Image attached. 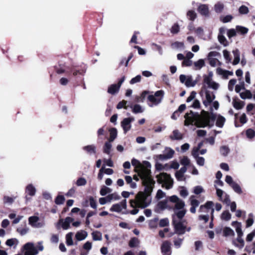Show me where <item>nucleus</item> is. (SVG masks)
Returning <instances> with one entry per match:
<instances>
[{
    "instance_id": "nucleus-1",
    "label": "nucleus",
    "mask_w": 255,
    "mask_h": 255,
    "mask_svg": "<svg viewBox=\"0 0 255 255\" xmlns=\"http://www.w3.org/2000/svg\"><path fill=\"white\" fill-rule=\"evenodd\" d=\"M131 164L136 167V171L142 180L144 187V192H139L135 196V199L130 200V205L132 208H144L151 202L149 196L152 192L155 185V181L151 176V164L147 161L140 163L138 160L133 159Z\"/></svg>"
},
{
    "instance_id": "nucleus-2",
    "label": "nucleus",
    "mask_w": 255,
    "mask_h": 255,
    "mask_svg": "<svg viewBox=\"0 0 255 255\" xmlns=\"http://www.w3.org/2000/svg\"><path fill=\"white\" fill-rule=\"evenodd\" d=\"M213 75L212 71H209L208 74L203 75V86L199 93L203 105L206 107H209L211 112L213 111V109L217 110L219 107V102L214 101L215 94L207 89L216 91L220 88V84L213 80Z\"/></svg>"
},
{
    "instance_id": "nucleus-3",
    "label": "nucleus",
    "mask_w": 255,
    "mask_h": 255,
    "mask_svg": "<svg viewBox=\"0 0 255 255\" xmlns=\"http://www.w3.org/2000/svg\"><path fill=\"white\" fill-rule=\"evenodd\" d=\"M184 117L185 126L194 124L198 128H211L214 125L215 119L213 115L205 111H202L200 115L191 111L190 113H186Z\"/></svg>"
},
{
    "instance_id": "nucleus-4",
    "label": "nucleus",
    "mask_w": 255,
    "mask_h": 255,
    "mask_svg": "<svg viewBox=\"0 0 255 255\" xmlns=\"http://www.w3.org/2000/svg\"><path fill=\"white\" fill-rule=\"evenodd\" d=\"M23 250L25 251L24 255H36L38 251H42L44 250V247L42 242L38 243L37 247L34 246L32 243H27L23 246Z\"/></svg>"
},
{
    "instance_id": "nucleus-5",
    "label": "nucleus",
    "mask_w": 255,
    "mask_h": 255,
    "mask_svg": "<svg viewBox=\"0 0 255 255\" xmlns=\"http://www.w3.org/2000/svg\"><path fill=\"white\" fill-rule=\"evenodd\" d=\"M157 181L162 184V187L166 189H171L173 186V180L169 174L166 173H160L156 176Z\"/></svg>"
},
{
    "instance_id": "nucleus-6",
    "label": "nucleus",
    "mask_w": 255,
    "mask_h": 255,
    "mask_svg": "<svg viewBox=\"0 0 255 255\" xmlns=\"http://www.w3.org/2000/svg\"><path fill=\"white\" fill-rule=\"evenodd\" d=\"M163 95L164 92L162 90L156 91L154 95H149L147 97L149 102L148 103V105L150 107L157 106L161 102Z\"/></svg>"
},
{
    "instance_id": "nucleus-7",
    "label": "nucleus",
    "mask_w": 255,
    "mask_h": 255,
    "mask_svg": "<svg viewBox=\"0 0 255 255\" xmlns=\"http://www.w3.org/2000/svg\"><path fill=\"white\" fill-rule=\"evenodd\" d=\"M175 232L178 235H183L186 231L189 232L191 228L186 227V223L185 221H179L175 218L173 220Z\"/></svg>"
},
{
    "instance_id": "nucleus-8",
    "label": "nucleus",
    "mask_w": 255,
    "mask_h": 255,
    "mask_svg": "<svg viewBox=\"0 0 255 255\" xmlns=\"http://www.w3.org/2000/svg\"><path fill=\"white\" fill-rule=\"evenodd\" d=\"M169 200L174 204L173 209L178 210L184 209L185 203L176 195H173L169 197Z\"/></svg>"
},
{
    "instance_id": "nucleus-9",
    "label": "nucleus",
    "mask_w": 255,
    "mask_h": 255,
    "mask_svg": "<svg viewBox=\"0 0 255 255\" xmlns=\"http://www.w3.org/2000/svg\"><path fill=\"white\" fill-rule=\"evenodd\" d=\"M213 204L214 203L212 201H208L205 203V204L201 205L199 209V212L202 214L208 213L210 212L211 214V218L212 221L214 219L213 213L214 212V209L212 208Z\"/></svg>"
},
{
    "instance_id": "nucleus-10",
    "label": "nucleus",
    "mask_w": 255,
    "mask_h": 255,
    "mask_svg": "<svg viewBox=\"0 0 255 255\" xmlns=\"http://www.w3.org/2000/svg\"><path fill=\"white\" fill-rule=\"evenodd\" d=\"M225 181L232 187L236 193L239 194L242 193L243 191L241 187L237 183L233 180L231 176L227 175L225 178Z\"/></svg>"
},
{
    "instance_id": "nucleus-11",
    "label": "nucleus",
    "mask_w": 255,
    "mask_h": 255,
    "mask_svg": "<svg viewBox=\"0 0 255 255\" xmlns=\"http://www.w3.org/2000/svg\"><path fill=\"white\" fill-rule=\"evenodd\" d=\"M127 200L124 199L121 202L112 205L110 208V211L117 213L126 212L127 209Z\"/></svg>"
},
{
    "instance_id": "nucleus-12",
    "label": "nucleus",
    "mask_w": 255,
    "mask_h": 255,
    "mask_svg": "<svg viewBox=\"0 0 255 255\" xmlns=\"http://www.w3.org/2000/svg\"><path fill=\"white\" fill-rule=\"evenodd\" d=\"M125 80V77L123 76L119 81L118 84L111 85L108 89V93L111 95L117 94L120 89V87Z\"/></svg>"
},
{
    "instance_id": "nucleus-13",
    "label": "nucleus",
    "mask_w": 255,
    "mask_h": 255,
    "mask_svg": "<svg viewBox=\"0 0 255 255\" xmlns=\"http://www.w3.org/2000/svg\"><path fill=\"white\" fill-rule=\"evenodd\" d=\"M179 79L180 82L184 83L188 87H193L196 84V82L193 81L191 76L181 75Z\"/></svg>"
},
{
    "instance_id": "nucleus-14",
    "label": "nucleus",
    "mask_w": 255,
    "mask_h": 255,
    "mask_svg": "<svg viewBox=\"0 0 255 255\" xmlns=\"http://www.w3.org/2000/svg\"><path fill=\"white\" fill-rule=\"evenodd\" d=\"M133 117L125 118L121 122V126L126 133L130 130L131 127V123L134 121Z\"/></svg>"
},
{
    "instance_id": "nucleus-15",
    "label": "nucleus",
    "mask_w": 255,
    "mask_h": 255,
    "mask_svg": "<svg viewBox=\"0 0 255 255\" xmlns=\"http://www.w3.org/2000/svg\"><path fill=\"white\" fill-rule=\"evenodd\" d=\"M39 218L37 216H31L28 219L29 224L34 228H41L44 226V224L39 222Z\"/></svg>"
},
{
    "instance_id": "nucleus-16",
    "label": "nucleus",
    "mask_w": 255,
    "mask_h": 255,
    "mask_svg": "<svg viewBox=\"0 0 255 255\" xmlns=\"http://www.w3.org/2000/svg\"><path fill=\"white\" fill-rule=\"evenodd\" d=\"M161 253L163 255H171V244L167 241L164 242L161 247Z\"/></svg>"
},
{
    "instance_id": "nucleus-17",
    "label": "nucleus",
    "mask_w": 255,
    "mask_h": 255,
    "mask_svg": "<svg viewBox=\"0 0 255 255\" xmlns=\"http://www.w3.org/2000/svg\"><path fill=\"white\" fill-rule=\"evenodd\" d=\"M73 221L74 219L73 218L68 217L65 220H59V224H61L62 227L64 230H67L69 228L70 223Z\"/></svg>"
},
{
    "instance_id": "nucleus-18",
    "label": "nucleus",
    "mask_w": 255,
    "mask_h": 255,
    "mask_svg": "<svg viewBox=\"0 0 255 255\" xmlns=\"http://www.w3.org/2000/svg\"><path fill=\"white\" fill-rule=\"evenodd\" d=\"M170 202L169 199L160 201L157 204V208L160 210L172 209L173 207L170 205Z\"/></svg>"
},
{
    "instance_id": "nucleus-19",
    "label": "nucleus",
    "mask_w": 255,
    "mask_h": 255,
    "mask_svg": "<svg viewBox=\"0 0 255 255\" xmlns=\"http://www.w3.org/2000/svg\"><path fill=\"white\" fill-rule=\"evenodd\" d=\"M187 171L186 167H182L180 169L176 171L175 177L178 181H183L185 179L184 173Z\"/></svg>"
},
{
    "instance_id": "nucleus-20",
    "label": "nucleus",
    "mask_w": 255,
    "mask_h": 255,
    "mask_svg": "<svg viewBox=\"0 0 255 255\" xmlns=\"http://www.w3.org/2000/svg\"><path fill=\"white\" fill-rule=\"evenodd\" d=\"M216 73L217 74L222 76L224 78H228L229 76H232L233 74V72L225 70L221 68H218L216 69Z\"/></svg>"
},
{
    "instance_id": "nucleus-21",
    "label": "nucleus",
    "mask_w": 255,
    "mask_h": 255,
    "mask_svg": "<svg viewBox=\"0 0 255 255\" xmlns=\"http://www.w3.org/2000/svg\"><path fill=\"white\" fill-rule=\"evenodd\" d=\"M88 236V233L84 230H80L77 232L75 238L79 241L85 240Z\"/></svg>"
},
{
    "instance_id": "nucleus-22",
    "label": "nucleus",
    "mask_w": 255,
    "mask_h": 255,
    "mask_svg": "<svg viewBox=\"0 0 255 255\" xmlns=\"http://www.w3.org/2000/svg\"><path fill=\"white\" fill-rule=\"evenodd\" d=\"M232 225L235 228L238 236H243V233L242 230L241 223L237 221H234L232 222Z\"/></svg>"
},
{
    "instance_id": "nucleus-23",
    "label": "nucleus",
    "mask_w": 255,
    "mask_h": 255,
    "mask_svg": "<svg viewBox=\"0 0 255 255\" xmlns=\"http://www.w3.org/2000/svg\"><path fill=\"white\" fill-rule=\"evenodd\" d=\"M233 244L239 249H242L244 246V241L242 239V236H238L236 240L233 241Z\"/></svg>"
},
{
    "instance_id": "nucleus-24",
    "label": "nucleus",
    "mask_w": 255,
    "mask_h": 255,
    "mask_svg": "<svg viewBox=\"0 0 255 255\" xmlns=\"http://www.w3.org/2000/svg\"><path fill=\"white\" fill-rule=\"evenodd\" d=\"M180 211L176 212L175 215L173 216V220L175 218L176 220L179 221H184L182 218L184 216L186 211L185 209L179 210Z\"/></svg>"
},
{
    "instance_id": "nucleus-25",
    "label": "nucleus",
    "mask_w": 255,
    "mask_h": 255,
    "mask_svg": "<svg viewBox=\"0 0 255 255\" xmlns=\"http://www.w3.org/2000/svg\"><path fill=\"white\" fill-rule=\"evenodd\" d=\"M198 10L199 12L203 15L207 16L209 14V8L206 4H201L199 6Z\"/></svg>"
},
{
    "instance_id": "nucleus-26",
    "label": "nucleus",
    "mask_w": 255,
    "mask_h": 255,
    "mask_svg": "<svg viewBox=\"0 0 255 255\" xmlns=\"http://www.w3.org/2000/svg\"><path fill=\"white\" fill-rule=\"evenodd\" d=\"M26 193L31 196L35 195L36 193V188L32 184H28L25 188Z\"/></svg>"
},
{
    "instance_id": "nucleus-27",
    "label": "nucleus",
    "mask_w": 255,
    "mask_h": 255,
    "mask_svg": "<svg viewBox=\"0 0 255 255\" xmlns=\"http://www.w3.org/2000/svg\"><path fill=\"white\" fill-rule=\"evenodd\" d=\"M234 56V59L232 62L233 65H236L239 63L240 61V51L238 49L234 50L232 51Z\"/></svg>"
},
{
    "instance_id": "nucleus-28",
    "label": "nucleus",
    "mask_w": 255,
    "mask_h": 255,
    "mask_svg": "<svg viewBox=\"0 0 255 255\" xmlns=\"http://www.w3.org/2000/svg\"><path fill=\"white\" fill-rule=\"evenodd\" d=\"M205 65L204 60L202 59H200L198 61L194 62L193 68L194 70H197L201 69Z\"/></svg>"
},
{
    "instance_id": "nucleus-29",
    "label": "nucleus",
    "mask_w": 255,
    "mask_h": 255,
    "mask_svg": "<svg viewBox=\"0 0 255 255\" xmlns=\"http://www.w3.org/2000/svg\"><path fill=\"white\" fill-rule=\"evenodd\" d=\"M182 134L178 130L173 131L172 134L170 135V138L172 140H180L182 138Z\"/></svg>"
},
{
    "instance_id": "nucleus-30",
    "label": "nucleus",
    "mask_w": 255,
    "mask_h": 255,
    "mask_svg": "<svg viewBox=\"0 0 255 255\" xmlns=\"http://www.w3.org/2000/svg\"><path fill=\"white\" fill-rule=\"evenodd\" d=\"M129 107L132 109V112L134 114L141 113L144 111V109L138 104L131 105Z\"/></svg>"
},
{
    "instance_id": "nucleus-31",
    "label": "nucleus",
    "mask_w": 255,
    "mask_h": 255,
    "mask_svg": "<svg viewBox=\"0 0 255 255\" xmlns=\"http://www.w3.org/2000/svg\"><path fill=\"white\" fill-rule=\"evenodd\" d=\"M225 121L226 119L224 117L218 115L217 117L216 125L219 128H223Z\"/></svg>"
},
{
    "instance_id": "nucleus-32",
    "label": "nucleus",
    "mask_w": 255,
    "mask_h": 255,
    "mask_svg": "<svg viewBox=\"0 0 255 255\" xmlns=\"http://www.w3.org/2000/svg\"><path fill=\"white\" fill-rule=\"evenodd\" d=\"M175 152L170 148H166L164 151V156L165 158L169 159L173 157Z\"/></svg>"
},
{
    "instance_id": "nucleus-33",
    "label": "nucleus",
    "mask_w": 255,
    "mask_h": 255,
    "mask_svg": "<svg viewBox=\"0 0 255 255\" xmlns=\"http://www.w3.org/2000/svg\"><path fill=\"white\" fill-rule=\"evenodd\" d=\"M83 149L90 154H92L96 153V146L94 145L86 146L84 147Z\"/></svg>"
},
{
    "instance_id": "nucleus-34",
    "label": "nucleus",
    "mask_w": 255,
    "mask_h": 255,
    "mask_svg": "<svg viewBox=\"0 0 255 255\" xmlns=\"http://www.w3.org/2000/svg\"><path fill=\"white\" fill-rule=\"evenodd\" d=\"M110 136L109 139L110 141H113L117 136V130L115 128H112L109 130Z\"/></svg>"
},
{
    "instance_id": "nucleus-35",
    "label": "nucleus",
    "mask_w": 255,
    "mask_h": 255,
    "mask_svg": "<svg viewBox=\"0 0 255 255\" xmlns=\"http://www.w3.org/2000/svg\"><path fill=\"white\" fill-rule=\"evenodd\" d=\"M223 235L225 237L233 236L235 233L232 229L229 227H226L223 230Z\"/></svg>"
},
{
    "instance_id": "nucleus-36",
    "label": "nucleus",
    "mask_w": 255,
    "mask_h": 255,
    "mask_svg": "<svg viewBox=\"0 0 255 255\" xmlns=\"http://www.w3.org/2000/svg\"><path fill=\"white\" fill-rule=\"evenodd\" d=\"M125 180L127 184H129L130 187L131 188H135L136 187V184L135 183L132 182V179L130 176H126Z\"/></svg>"
},
{
    "instance_id": "nucleus-37",
    "label": "nucleus",
    "mask_w": 255,
    "mask_h": 255,
    "mask_svg": "<svg viewBox=\"0 0 255 255\" xmlns=\"http://www.w3.org/2000/svg\"><path fill=\"white\" fill-rule=\"evenodd\" d=\"M112 141H110L109 140L108 141L106 142L104 145V152L108 154H109L111 152V149L112 148Z\"/></svg>"
},
{
    "instance_id": "nucleus-38",
    "label": "nucleus",
    "mask_w": 255,
    "mask_h": 255,
    "mask_svg": "<svg viewBox=\"0 0 255 255\" xmlns=\"http://www.w3.org/2000/svg\"><path fill=\"white\" fill-rule=\"evenodd\" d=\"M209 64L212 67L221 66V62L216 58H210L209 59Z\"/></svg>"
},
{
    "instance_id": "nucleus-39",
    "label": "nucleus",
    "mask_w": 255,
    "mask_h": 255,
    "mask_svg": "<svg viewBox=\"0 0 255 255\" xmlns=\"http://www.w3.org/2000/svg\"><path fill=\"white\" fill-rule=\"evenodd\" d=\"M93 239L94 241H101L102 239V234L98 231L93 232L92 233Z\"/></svg>"
},
{
    "instance_id": "nucleus-40",
    "label": "nucleus",
    "mask_w": 255,
    "mask_h": 255,
    "mask_svg": "<svg viewBox=\"0 0 255 255\" xmlns=\"http://www.w3.org/2000/svg\"><path fill=\"white\" fill-rule=\"evenodd\" d=\"M221 218L223 220L229 221L231 218V214L229 213V211H224L221 214Z\"/></svg>"
},
{
    "instance_id": "nucleus-41",
    "label": "nucleus",
    "mask_w": 255,
    "mask_h": 255,
    "mask_svg": "<svg viewBox=\"0 0 255 255\" xmlns=\"http://www.w3.org/2000/svg\"><path fill=\"white\" fill-rule=\"evenodd\" d=\"M18 241L16 239L13 238L8 239L6 242V245L9 247H12L13 246H17L18 245Z\"/></svg>"
},
{
    "instance_id": "nucleus-42",
    "label": "nucleus",
    "mask_w": 255,
    "mask_h": 255,
    "mask_svg": "<svg viewBox=\"0 0 255 255\" xmlns=\"http://www.w3.org/2000/svg\"><path fill=\"white\" fill-rule=\"evenodd\" d=\"M73 233L70 232L67 234L66 236V244L68 246H72L73 244L72 239Z\"/></svg>"
},
{
    "instance_id": "nucleus-43",
    "label": "nucleus",
    "mask_w": 255,
    "mask_h": 255,
    "mask_svg": "<svg viewBox=\"0 0 255 255\" xmlns=\"http://www.w3.org/2000/svg\"><path fill=\"white\" fill-rule=\"evenodd\" d=\"M190 201V205L191 206H194L197 207L199 205V202L198 200L195 199V197L194 195H192L189 198Z\"/></svg>"
},
{
    "instance_id": "nucleus-44",
    "label": "nucleus",
    "mask_w": 255,
    "mask_h": 255,
    "mask_svg": "<svg viewBox=\"0 0 255 255\" xmlns=\"http://www.w3.org/2000/svg\"><path fill=\"white\" fill-rule=\"evenodd\" d=\"M223 56L226 60V62L227 63H230L231 62L232 59L230 57V54L228 51L227 50H224L223 51Z\"/></svg>"
},
{
    "instance_id": "nucleus-45",
    "label": "nucleus",
    "mask_w": 255,
    "mask_h": 255,
    "mask_svg": "<svg viewBox=\"0 0 255 255\" xmlns=\"http://www.w3.org/2000/svg\"><path fill=\"white\" fill-rule=\"evenodd\" d=\"M241 97L242 99H250L252 97V94L250 91H246L244 92H242L240 94Z\"/></svg>"
},
{
    "instance_id": "nucleus-46",
    "label": "nucleus",
    "mask_w": 255,
    "mask_h": 255,
    "mask_svg": "<svg viewBox=\"0 0 255 255\" xmlns=\"http://www.w3.org/2000/svg\"><path fill=\"white\" fill-rule=\"evenodd\" d=\"M203 143L200 142L198 144V147H194L192 150V154L193 157H197L199 155V150L200 148L202 147Z\"/></svg>"
},
{
    "instance_id": "nucleus-47",
    "label": "nucleus",
    "mask_w": 255,
    "mask_h": 255,
    "mask_svg": "<svg viewBox=\"0 0 255 255\" xmlns=\"http://www.w3.org/2000/svg\"><path fill=\"white\" fill-rule=\"evenodd\" d=\"M244 104L243 102L238 101H234L233 102V106L235 109L237 110L242 109L244 107Z\"/></svg>"
},
{
    "instance_id": "nucleus-48",
    "label": "nucleus",
    "mask_w": 255,
    "mask_h": 255,
    "mask_svg": "<svg viewBox=\"0 0 255 255\" xmlns=\"http://www.w3.org/2000/svg\"><path fill=\"white\" fill-rule=\"evenodd\" d=\"M218 40L221 44H223L225 46L228 45V42L224 35H218Z\"/></svg>"
},
{
    "instance_id": "nucleus-49",
    "label": "nucleus",
    "mask_w": 255,
    "mask_h": 255,
    "mask_svg": "<svg viewBox=\"0 0 255 255\" xmlns=\"http://www.w3.org/2000/svg\"><path fill=\"white\" fill-rule=\"evenodd\" d=\"M236 30L237 32L242 34H246L248 32V29L247 28L241 26H237Z\"/></svg>"
},
{
    "instance_id": "nucleus-50",
    "label": "nucleus",
    "mask_w": 255,
    "mask_h": 255,
    "mask_svg": "<svg viewBox=\"0 0 255 255\" xmlns=\"http://www.w3.org/2000/svg\"><path fill=\"white\" fill-rule=\"evenodd\" d=\"M224 8V5L221 2H218L214 6V9L217 12H221Z\"/></svg>"
},
{
    "instance_id": "nucleus-51",
    "label": "nucleus",
    "mask_w": 255,
    "mask_h": 255,
    "mask_svg": "<svg viewBox=\"0 0 255 255\" xmlns=\"http://www.w3.org/2000/svg\"><path fill=\"white\" fill-rule=\"evenodd\" d=\"M204 191L203 188L201 186H196L193 188V193L196 195H199Z\"/></svg>"
},
{
    "instance_id": "nucleus-52",
    "label": "nucleus",
    "mask_w": 255,
    "mask_h": 255,
    "mask_svg": "<svg viewBox=\"0 0 255 255\" xmlns=\"http://www.w3.org/2000/svg\"><path fill=\"white\" fill-rule=\"evenodd\" d=\"M107 197H108V199L109 200V202H110L113 200H118L120 198V196L118 194H117V193L111 194L107 196Z\"/></svg>"
},
{
    "instance_id": "nucleus-53",
    "label": "nucleus",
    "mask_w": 255,
    "mask_h": 255,
    "mask_svg": "<svg viewBox=\"0 0 255 255\" xmlns=\"http://www.w3.org/2000/svg\"><path fill=\"white\" fill-rule=\"evenodd\" d=\"M190 160L189 159V158L187 156H183L181 159H180V163L184 165V167H185V166L188 165L190 164Z\"/></svg>"
},
{
    "instance_id": "nucleus-54",
    "label": "nucleus",
    "mask_w": 255,
    "mask_h": 255,
    "mask_svg": "<svg viewBox=\"0 0 255 255\" xmlns=\"http://www.w3.org/2000/svg\"><path fill=\"white\" fill-rule=\"evenodd\" d=\"M183 239L177 238L174 241V245L176 248H179L183 243Z\"/></svg>"
},
{
    "instance_id": "nucleus-55",
    "label": "nucleus",
    "mask_w": 255,
    "mask_h": 255,
    "mask_svg": "<svg viewBox=\"0 0 255 255\" xmlns=\"http://www.w3.org/2000/svg\"><path fill=\"white\" fill-rule=\"evenodd\" d=\"M139 244V241L137 239L134 238L130 240L129 243V246L131 248L136 247Z\"/></svg>"
},
{
    "instance_id": "nucleus-56",
    "label": "nucleus",
    "mask_w": 255,
    "mask_h": 255,
    "mask_svg": "<svg viewBox=\"0 0 255 255\" xmlns=\"http://www.w3.org/2000/svg\"><path fill=\"white\" fill-rule=\"evenodd\" d=\"M127 103V102L126 101L123 100L122 101H121L118 103V104L117 105V108L118 109H121L122 108H124L125 109H127L128 107L129 106H126Z\"/></svg>"
},
{
    "instance_id": "nucleus-57",
    "label": "nucleus",
    "mask_w": 255,
    "mask_h": 255,
    "mask_svg": "<svg viewBox=\"0 0 255 255\" xmlns=\"http://www.w3.org/2000/svg\"><path fill=\"white\" fill-rule=\"evenodd\" d=\"M187 15L189 19L193 20L196 17V13L193 10H189L187 13Z\"/></svg>"
},
{
    "instance_id": "nucleus-58",
    "label": "nucleus",
    "mask_w": 255,
    "mask_h": 255,
    "mask_svg": "<svg viewBox=\"0 0 255 255\" xmlns=\"http://www.w3.org/2000/svg\"><path fill=\"white\" fill-rule=\"evenodd\" d=\"M220 201H222V202L227 204V205H229L230 204V199L229 195L227 194H225L223 198L221 199Z\"/></svg>"
},
{
    "instance_id": "nucleus-59",
    "label": "nucleus",
    "mask_w": 255,
    "mask_h": 255,
    "mask_svg": "<svg viewBox=\"0 0 255 255\" xmlns=\"http://www.w3.org/2000/svg\"><path fill=\"white\" fill-rule=\"evenodd\" d=\"M216 194L217 196L219 197V199L220 201L221 199H222L225 195L224 192L220 189H219L216 186Z\"/></svg>"
},
{
    "instance_id": "nucleus-60",
    "label": "nucleus",
    "mask_w": 255,
    "mask_h": 255,
    "mask_svg": "<svg viewBox=\"0 0 255 255\" xmlns=\"http://www.w3.org/2000/svg\"><path fill=\"white\" fill-rule=\"evenodd\" d=\"M180 27L178 24H174L171 28L170 31L173 34L177 33L179 31Z\"/></svg>"
},
{
    "instance_id": "nucleus-61",
    "label": "nucleus",
    "mask_w": 255,
    "mask_h": 255,
    "mask_svg": "<svg viewBox=\"0 0 255 255\" xmlns=\"http://www.w3.org/2000/svg\"><path fill=\"white\" fill-rule=\"evenodd\" d=\"M249 218L246 221V227L247 228L251 227L254 223L253 215L252 214H249Z\"/></svg>"
},
{
    "instance_id": "nucleus-62",
    "label": "nucleus",
    "mask_w": 255,
    "mask_h": 255,
    "mask_svg": "<svg viewBox=\"0 0 255 255\" xmlns=\"http://www.w3.org/2000/svg\"><path fill=\"white\" fill-rule=\"evenodd\" d=\"M111 190L109 188L104 186L101 188L100 190V194L102 196H105L107 193L111 192Z\"/></svg>"
},
{
    "instance_id": "nucleus-63",
    "label": "nucleus",
    "mask_w": 255,
    "mask_h": 255,
    "mask_svg": "<svg viewBox=\"0 0 255 255\" xmlns=\"http://www.w3.org/2000/svg\"><path fill=\"white\" fill-rule=\"evenodd\" d=\"M87 183L86 180L84 178H79L76 182V184L78 186H84Z\"/></svg>"
},
{
    "instance_id": "nucleus-64",
    "label": "nucleus",
    "mask_w": 255,
    "mask_h": 255,
    "mask_svg": "<svg viewBox=\"0 0 255 255\" xmlns=\"http://www.w3.org/2000/svg\"><path fill=\"white\" fill-rule=\"evenodd\" d=\"M17 231L21 235L23 236L28 233L29 229L28 228H26V227L25 228H18L17 229Z\"/></svg>"
}]
</instances>
